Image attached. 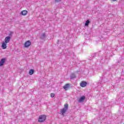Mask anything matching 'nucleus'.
<instances>
[{"mask_svg":"<svg viewBox=\"0 0 124 124\" xmlns=\"http://www.w3.org/2000/svg\"><path fill=\"white\" fill-rule=\"evenodd\" d=\"M100 85H101V83H100Z\"/></svg>","mask_w":124,"mask_h":124,"instance_id":"29","label":"nucleus"},{"mask_svg":"<svg viewBox=\"0 0 124 124\" xmlns=\"http://www.w3.org/2000/svg\"><path fill=\"white\" fill-rule=\"evenodd\" d=\"M51 97H55V93H52L50 94Z\"/></svg>","mask_w":124,"mask_h":124,"instance_id":"20","label":"nucleus"},{"mask_svg":"<svg viewBox=\"0 0 124 124\" xmlns=\"http://www.w3.org/2000/svg\"><path fill=\"white\" fill-rule=\"evenodd\" d=\"M68 56H69V57H71V58H73L74 57V53L72 51H69Z\"/></svg>","mask_w":124,"mask_h":124,"instance_id":"15","label":"nucleus"},{"mask_svg":"<svg viewBox=\"0 0 124 124\" xmlns=\"http://www.w3.org/2000/svg\"><path fill=\"white\" fill-rule=\"evenodd\" d=\"M85 99H86V96L83 95L79 98L78 101V102H83Z\"/></svg>","mask_w":124,"mask_h":124,"instance_id":"10","label":"nucleus"},{"mask_svg":"<svg viewBox=\"0 0 124 124\" xmlns=\"http://www.w3.org/2000/svg\"><path fill=\"white\" fill-rule=\"evenodd\" d=\"M111 67H112V68H115V67H116V65H115V64L112 65L111 66Z\"/></svg>","mask_w":124,"mask_h":124,"instance_id":"21","label":"nucleus"},{"mask_svg":"<svg viewBox=\"0 0 124 124\" xmlns=\"http://www.w3.org/2000/svg\"><path fill=\"white\" fill-rule=\"evenodd\" d=\"M112 1H116L117 0H111Z\"/></svg>","mask_w":124,"mask_h":124,"instance_id":"26","label":"nucleus"},{"mask_svg":"<svg viewBox=\"0 0 124 124\" xmlns=\"http://www.w3.org/2000/svg\"><path fill=\"white\" fill-rule=\"evenodd\" d=\"M75 78H76V75H75V74L74 73L71 74L70 75L71 80H74V79H75Z\"/></svg>","mask_w":124,"mask_h":124,"instance_id":"14","label":"nucleus"},{"mask_svg":"<svg viewBox=\"0 0 124 124\" xmlns=\"http://www.w3.org/2000/svg\"><path fill=\"white\" fill-rule=\"evenodd\" d=\"M57 44H58V45L60 44V40H58Z\"/></svg>","mask_w":124,"mask_h":124,"instance_id":"22","label":"nucleus"},{"mask_svg":"<svg viewBox=\"0 0 124 124\" xmlns=\"http://www.w3.org/2000/svg\"><path fill=\"white\" fill-rule=\"evenodd\" d=\"M20 14L23 16H25V15H27V14H28V11L23 10L21 11V12L20 13Z\"/></svg>","mask_w":124,"mask_h":124,"instance_id":"13","label":"nucleus"},{"mask_svg":"<svg viewBox=\"0 0 124 124\" xmlns=\"http://www.w3.org/2000/svg\"><path fill=\"white\" fill-rule=\"evenodd\" d=\"M120 61H118V65H120Z\"/></svg>","mask_w":124,"mask_h":124,"instance_id":"25","label":"nucleus"},{"mask_svg":"<svg viewBox=\"0 0 124 124\" xmlns=\"http://www.w3.org/2000/svg\"><path fill=\"white\" fill-rule=\"evenodd\" d=\"M122 65H124V63H122Z\"/></svg>","mask_w":124,"mask_h":124,"instance_id":"27","label":"nucleus"},{"mask_svg":"<svg viewBox=\"0 0 124 124\" xmlns=\"http://www.w3.org/2000/svg\"><path fill=\"white\" fill-rule=\"evenodd\" d=\"M122 75H124V71H123L122 72Z\"/></svg>","mask_w":124,"mask_h":124,"instance_id":"23","label":"nucleus"},{"mask_svg":"<svg viewBox=\"0 0 124 124\" xmlns=\"http://www.w3.org/2000/svg\"><path fill=\"white\" fill-rule=\"evenodd\" d=\"M91 23V21L89 20H87L86 21V22L85 23V27H88L89 26V24Z\"/></svg>","mask_w":124,"mask_h":124,"instance_id":"16","label":"nucleus"},{"mask_svg":"<svg viewBox=\"0 0 124 124\" xmlns=\"http://www.w3.org/2000/svg\"><path fill=\"white\" fill-rule=\"evenodd\" d=\"M110 69L109 68V71H110Z\"/></svg>","mask_w":124,"mask_h":124,"instance_id":"28","label":"nucleus"},{"mask_svg":"<svg viewBox=\"0 0 124 124\" xmlns=\"http://www.w3.org/2000/svg\"><path fill=\"white\" fill-rule=\"evenodd\" d=\"M6 43L5 42H3L1 45L2 49H6L7 46H6Z\"/></svg>","mask_w":124,"mask_h":124,"instance_id":"12","label":"nucleus"},{"mask_svg":"<svg viewBox=\"0 0 124 124\" xmlns=\"http://www.w3.org/2000/svg\"><path fill=\"white\" fill-rule=\"evenodd\" d=\"M10 39H11V37L8 36L5 38V43H8L9 41H10Z\"/></svg>","mask_w":124,"mask_h":124,"instance_id":"11","label":"nucleus"},{"mask_svg":"<svg viewBox=\"0 0 124 124\" xmlns=\"http://www.w3.org/2000/svg\"><path fill=\"white\" fill-rule=\"evenodd\" d=\"M110 80V78L105 76H103L101 78V83H106Z\"/></svg>","mask_w":124,"mask_h":124,"instance_id":"3","label":"nucleus"},{"mask_svg":"<svg viewBox=\"0 0 124 124\" xmlns=\"http://www.w3.org/2000/svg\"><path fill=\"white\" fill-rule=\"evenodd\" d=\"M68 110V104H65L64 106V108L61 110V113L62 116H64V114L66 113V111Z\"/></svg>","mask_w":124,"mask_h":124,"instance_id":"1","label":"nucleus"},{"mask_svg":"<svg viewBox=\"0 0 124 124\" xmlns=\"http://www.w3.org/2000/svg\"><path fill=\"white\" fill-rule=\"evenodd\" d=\"M61 1H62V0H54V2H55V3L61 2Z\"/></svg>","mask_w":124,"mask_h":124,"instance_id":"19","label":"nucleus"},{"mask_svg":"<svg viewBox=\"0 0 124 124\" xmlns=\"http://www.w3.org/2000/svg\"><path fill=\"white\" fill-rule=\"evenodd\" d=\"M12 34V33L11 32V33L9 34V36H11Z\"/></svg>","mask_w":124,"mask_h":124,"instance_id":"24","label":"nucleus"},{"mask_svg":"<svg viewBox=\"0 0 124 124\" xmlns=\"http://www.w3.org/2000/svg\"><path fill=\"white\" fill-rule=\"evenodd\" d=\"M97 56H98V53H95L92 55V57L93 59H94V58H95V57H97Z\"/></svg>","mask_w":124,"mask_h":124,"instance_id":"18","label":"nucleus"},{"mask_svg":"<svg viewBox=\"0 0 124 124\" xmlns=\"http://www.w3.org/2000/svg\"><path fill=\"white\" fill-rule=\"evenodd\" d=\"M31 45V42L30 40L27 41L24 44L25 48H29Z\"/></svg>","mask_w":124,"mask_h":124,"instance_id":"5","label":"nucleus"},{"mask_svg":"<svg viewBox=\"0 0 124 124\" xmlns=\"http://www.w3.org/2000/svg\"><path fill=\"white\" fill-rule=\"evenodd\" d=\"M80 86L82 87V88H85L87 86V82L85 81H82L80 83Z\"/></svg>","mask_w":124,"mask_h":124,"instance_id":"9","label":"nucleus"},{"mask_svg":"<svg viewBox=\"0 0 124 124\" xmlns=\"http://www.w3.org/2000/svg\"><path fill=\"white\" fill-rule=\"evenodd\" d=\"M46 121V115H42L39 117V119L38 122L39 123H44Z\"/></svg>","mask_w":124,"mask_h":124,"instance_id":"2","label":"nucleus"},{"mask_svg":"<svg viewBox=\"0 0 124 124\" xmlns=\"http://www.w3.org/2000/svg\"><path fill=\"white\" fill-rule=\"evenodd\" d=\"M69 87H70V84L67 83L64 86H63V89H64L65 91H67V90H68L69 88Z\"/></svg>","mask_w":124,"mask_h":124,"instance_id":"8","label":"nucleus"},{"mask_svg":"<svg viewBox=\"0 0 124 124\" xmlns=\"http://www.w3.org/2000/svg\"><path fill=\"white\" fill-rule=\"evenodd\" d=\"M109 61H110V57L108 56H105V59H102L101 60L102 63L108 64Z\"/></svg>","mask_w":124,"mask_h":124,"instance_id":"4","label":"nucleus"},{"mask_svg":"<svg viewBox=\"0 0 124 124\" xmlns=\"http://www.w3.org/2000/svg\"><path fill=\"white\" fill-rule=\"evenodd\" d=\"M34 73V70L33 69H30L29 71V74L30 75H32Z\"/></svg>","mask_w":124,"mask_h":124,"instance_id":"17","label":"nucleus"},{"mask_svg":"<svg viewBox=\"0 0 124 124\" xmlns=\"http://www.w3.org/2000/svg\"><path fill=\"white\" fill-rule=\"evenodd\" d=\"M46 37H47V35L46 34V33H42L41 34L40 38V39H42V40H44V39H45V38H46Z\"/></svg>","mask_w":124,"mask_h":124,"instance_id":"7","label":"nucleus"},{"mask_svg":"<svg viewBox=\"0 0 124 124\" xmlns=\"http://www.w3.org/2000/svg\"><path fill=\"white\" fill-rule=\"evenodd\" d=\"M6 62V58H2L0 61V66H3V64Z\"/></svg>","mask_w":124,"mask_h":124,"instance_id":"6","label":"nucleus"}]
</instances>
